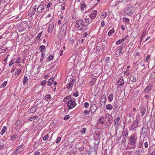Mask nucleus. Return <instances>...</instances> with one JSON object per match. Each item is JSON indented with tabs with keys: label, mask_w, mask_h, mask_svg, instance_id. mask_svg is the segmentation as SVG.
<instances>
[{
	"label": "nucleus",
	"mask_w": 155,
	"mask_h": 155,
	"mask_svg": "<svg viewBox=\"0 0 155 155\" xmlns=\"http://www.w3.org/2000/svg\"><path fill=\"white\" fill-rule=\"evenodd\" d=\"M67 28V23L65 21L60 29L59 35L62 37H64L66 34V30Z\"/></svg>",
	"instance_id": "obj_1"
},
{
	"label": "nucleus",
	"mask_w": 155,
	"mask_h": 155,
	"mask_svg": "<svg viewBox=\"0 0 155 155\" xmlns=\"http://www.w3.org/2000/svg\"><path fill=\"white\" fill-rule=\"evenodd\" d=\"M68 107L69 109H71L73 108L76 105L74 98H70L68 101Z\"/></svg>",
	"instance_id": "obj_2"
},
{
	"label": "nucleus",
	"mask_w": 155,
	"mask_h": 155,
	"mask_svg": "<svg viewBox=\"0 0 155 155\" xmlns=\"http://www.w3.org/2000/svg\"><path fill=\"white\" fill-rule=\"evenodd\" d=\"M137 138V135L135 134H132L129 138L130 142L129 144L131 146L134 145L136 143Z\"/></svg>",
	"instance_id": "obj_3"
},
{
	"label": "nucleus",
	"mask_w": 155,
	"mask_h": 155,
	"mask_svg": "<svg viewBox=\"0 0 155 155\" xmlns=\"http://www.w3.org/2000/svg\"><path fill=\"white\" fill-rule=\"evenodd\" d=\"M97 109V107L96 104H92L91 105L90 107V111L92 113L95 112Z\"/></svg>",
	"instance_id": "obj_4"
},
{
	"label": "nucleus",
	"mask_w": 155,
	"mask_h": 155,
	"mask_svg": "<svg viewBox=\"0 0 155 155\" xmlns=\"http://www.w3.org/2000/svg\"><path fill=\"white\" fill-rule=\"evenodd\" d=\"M117 83L119 86H121L124 84V80L122 78V77H120L118 80Z\"/></svg>",
	"instance_id": "obj_5"
},
{
	"label": "nucleus",
	"mask_w": 155,
	"mask_h": 155,
	"mask_svg": "<svg viewBox=\"0 0 155 155\" xmlns=\"http://www.w3.org/2000/svg\"><path fill=\"white\" fill-rule=\"evenodd\" d=\"M152 86L150 85H148L146 87L143 91L144 93L149 94L150 91L151 90Z\"/></svg>",
	"instance_id": "obj_6"
},
{
	"label": "nucleus",
	"mask_w": 155,
	"mask_h": 155,
	"mask_svg": "<svg viewBox=\"0 0 155 155\" xmlns=\"http://www.w3.org/2000/svg\"><path fill=\"white\" fill-rule=\"evenodd\" d=\"M44 5L42 4L40 5L37 8V11L39 12H41L44 9Z\"/></svg>",
	"instance_id": "obj_7"
},
{
	"label": "nucleus",
	"mask_w": 155,
	"mask_h": 155,
	"mask_svg": "<svg viewBox=\"0 0 155 155\" xmlns=\"http://www.w3.org/2000/svg\"><path fill=\"white\" fill-rule=\"evenodd\" d=\"M77 25V28H78L81 30L82 31L84 29V27H87L88 25H84L83 23L81 24V25Z\"/></svg>",
	"instance_id": "obj_8"
},
{
	"label": "nucleus",
	"mask_w": 155,
	"mask_h": 155,
	"mask_svg": "<svg viewBox=\"0 0 155 155\" xmlns=\"http://www.w3.org/2000/svg\"><path fill=\"white\" fill-rule=\"evenodd\" d=\"M97 13L96 10H94L91 14L90 18L91 19H94L96 17Z\"/></svg>",
	"instance_id": "obj_9"
},
{
	"label": "nucleus",
	"mask_w": 155,
	"mask_h": 155,
	"mask_svg": "<svg viewBox=\"0 0 155 155\" xmlns=\"http://www.w3.org/2000/svg\"><path fill=\"white\" fill-rule=\"evenodd\" d=\"M138 125V120L134 121L132 124L131 125V127L132 129H134L136 128Z\"/></svg>",
	"instance_id": "obj_10"
},
{
	"label": "nucleus",
	"mask_w": 155,
	"mask_h": 155,
	"mask_svg": "<svg viewBox=\"0 0 155 155\" xmlns=\"http://www.w3.org/2000/svg\"><path fill=\"white\" fill-rule=\"evenodd\" d=\"M106 101V96L105 95H102L101 100L100 101V103L102 104L103 103H105Z\"/></svg>",
	"instance_id": "obj_11"
},
{
	"label": "nucleus",
	"mask_w": 155,
	"mask_h": 155,
	"mask_svg": "<svg viewBox=\"0 0 155 155\" xmlns=\"http://www.w3.org/2000/svg\"><path fill=\"white\" fill-rule=\"evenodd\" d=\"M74 80L72 79L71 82H70L69 84L67 86V88L68 89H70L73 86L74 83Z\"/></svg>",
	"instance_id": "obj_12"
},
{
	"label": "nucleus",
	"mask_w": 155,
	"mask_h": 155,
	"mask_svg": "<svg viewBox=\"0 0 155 155\" xmlns=\"http://www.w3.org/2000/svg\"><path fill=\"white\" fill-rule=\"evenodd\" d=\"M146 111V107H142L140 109V114L141 116H143Z\"/></svg>",
	"instance_id": "obj_13"
},
{
	"label": "nucleus",
	"mask_w": 155,
	"mask_h": 155,
	"mask_svg": "<svg viewBox=\"0 0 155 155\" xmlns=\"http://www.w3.org/2000/svg\"><path fill=\"white\" fill-rule=\"evenodd\" d=\"M87 6L85 4L83 3L81 4V11H84L86 10Z\"/></svg>",
	"instance_id": "obj_14"
},
{
	"label": "nucleus",
	"mask_w": 155,
	"mask_h": 155,
	"mask_svg": "<svg viewBox=\"0 0 155 155\" xmlns=\"http://www.w3.org/2000/svg\"><path fill=\"white\" fill-rule=\"evenodd\" d=\"M105 116L106 119L108 120L107 121H112V120H110L111 117H112L111 116L109 115L108 113L105 114Z\"/></svg>",
	"instance_id": "obj_15"
},
{
	"label": "nucleus",
	"mask_w": 155,
	"mask_h": 155,
	"mask_svg": "<svg viewBox=\"0 0 155 155\" xmlns=\"http://www.w3.org/2000/svg\"><path fill=\"white\" fill-rule=\"evenodd\" d=\"M54 57V55L53 54L50 55L47 58L46 61L47 62H49L51 60H53V59Z\"/></svg>",
	"instance_id": "obj_16"
},
{
	"label": "nucleus",
	"mask_w": 155,
	"mask_h": 155,
	"mask_svg": "<svg viewBox=\"0 0 155 155\" xmlns=\"http://www.w3.org/2000/svg\"><path fill=\"white\" fill-rule=\"evenodd\" d=\"M112 123V121H107L105 125V127L106 128H109L111 125Z\"/></svg>",
	"instance_id": "obj_17"
},
{
	"label": "nucleus",
	"mask_w": 155,
	"mask_h": 155,
	"mask_svg": "<svg viewBox=\"0 0 155 155\" xmlns=\"http://www.w3.org/2000/svg\"><path fill=\"white\" fill-rule=\"evenodd\" d=\"M54 28V25H50L48 28V31L49 32H50L51 31H53V28Z\"/></svg>",
	"instance_id": "obj_18"
},
{
	"label": "nucleus",
	"mask_w": 155,
	"mask_h": 155,
	"mask_svg": "<svg viewBox=\"0 0 155 155\" xmlns=\"http://www.w3.org/2000/svg\"><path fill=\"white\" fill-rule=\"evenodd\" d=\"M125 38H123L120 39L119 40L117 41H116V44L117 45H118L122 43H123L125 40Z\"/></svg>",
	"instance_id": "obj_19"
},
{
	"label": "nucleus",
	"mask_w": 155,
	"mask_h": 155,
	"mask_svg": "<svg viewBox=\"0 0 155 155\" xmlns=\"http://www.w3.org/2000/svg\"><path fill=\"white\" fill-rule=\"evenodd\" d=\"M130 80L133 82H135L136 81V78L134 75H131L130 77Z\"/></svg>",
	"instance_id": "obj_20"
},
{
	"label": "nucleus",
	"mask_w": 155,
	"mask_h": 155,
	"mask_svg": "<svg viewBox=\"0 0 155 155\" xmlns=\"http://www.w3.org/2000/svg\"><path fill=\"white\" fill-rule=\"evenodd\" d=\"M106 108L107 110H111L112 109L113 106L111 104H109L106 105Z\"/></svg>",
	"instance_id": "obj_21"
},
{
	"label": "nucleus",
	"mask_w": 155,
	"mask_h": 155,
	"mask_svg": "<svg viewBox=\"0 0 155 155\" xmlns=\"http://www.w3.org/2000/svg\"><path fill=\"white\" fill-rule=\"evenodd\" d=\"M122 51H121V50L118 49L117 51L115 53V55L117 56H118L120 55L122 53Z\"/></svg>",
	"instance_id": "obj_22"
},
{
	"label": "nucleus",
	"mask_w": 155,
	"mask_h": 155,
	"mask_svg": "<svg viewBox=\"0 0 155 155\" xmlns=\"http://www.w3.org/2000/svg\"><path fill=\"white\" fill-rule=\"evenodd\" d=\"M120 117H118L116 119L114 120V124L115 125H117L118 124V122L120 119Z\"/></svg>",
	"instance_id": "obj_23"
},
{
	"label": "nucleus",
	"mask_w": 155,
	"mask_h": 155,
	"mask_svg": "<svg viewBox=\"0 0 155 155\" xmlns=\"http://www.w3.org/2000/svg\"><path fill=\"white\" fill-rule=\"evenodd\" d=\"M124 132H126V133L123 135V138L126 139L128 136V131L127 129H126L125 130Z\"/></svg>",
	"instance_id": "obj_24"
},
{
	"label": "nucleus",
	"mask_w": 155,
	"mask_h": 155,
	"mask_svg": "<svg viewBox=\"0 0 155 155\" xmlns=\"http://www.w3.org/2000/svg\"><path fill=\"white\" fill-rule=\"evenodd\" d=\"M108 98L110 102H111L113 98V94H110L108 97Z\"/></svg>",
	"instance_id": "obj_25"
},
{
	"label": "nucleus",
	"mask_w": 155,
	"mask_h": 155,
	"mask_svg": "<svg viewBox=\"0 0 155 155\" xmlns=\"http://www.w3.org/2000/svg\"><path fill=\"white\" fill-rule=\"evenodd\" d=\"M39 49L41 52H43L44 51V50L45 49V46L43 45H41L39 47Z\"/></svg>",
	"instance_id": "obj_26"
},
{
	"label": "nucleus",
	"mask_w": 155,
	"mask_h": 155,
	"mask_svg": "<svg viewBox=\"0 0 155 155\" xmlns=\"http://www.w3.org/2000/svg\"><path fill=\"white\" fill-rule=\"evenodd\" d=\"M6 130V128L5 126H3L0 134L1 135H2Z\"/></svg>",
	"instance_id": "obj_27"
},
{
	"label": "nucleus",
	"mask_w": 155,
	"mask_h": 155,
	"mask_svg": "<svg viewBox=\"0 0 155 155\" xmlns=\"http://www.w3.org/2000/svg\"><path fill=\"white\" fill-rule=\"evenodd\" d=\"M28 81V79L27 77L25 76L24 78V80L23 81V84L24 85H25L27 83Z\"/></svg>",
	"instance_id": "obj_28"
},
{
	"label": "nucleus",
	"mask_w": 155,
	"mask_h": 155,
	"mask_svg": "<svg viewBox=\"0 0 155 155\" xmlns=\"http://www.w3.org/2000/svg\"><path fill=\"white\" fill-rule=\"evenodd\" d=\"M51 98L50 95L49 94H47L45 97V99L46 101H48L51 99Z\"/></svg>",
	"instance_id": "obj_29"
},
{
	"label": "nucleus",
	"mask_w": 155,
	"mask_h": 155,
	"mask_svg": "<svg viewBox=\"0 0 155 155\" xmlns=\"http://www.w3.org/2000/svg\"><path fill=\"white\" fill-rule=\"evenodd\" d=\"M107 15V13L105 12H103L101 15V17L102 18H105Z\"/></svg>",
	"instance_id": "obj_30"
},
{
	"label": "nucleus",
	"mask_w": 155,
	"mask_h": 155,
	"mask_svg": "<svg viewBox=\"0 0 155 155\" xmlns=\"http://www.w3.org/2000/svg\"><path fill=\"white\" fill-rule=\"evenodd\" d=\"M83 21L81 19H79L76 21V24L77 25H81L82 23H83Z\"/></svg>",
	"instance_id": "obj_31"
},
{
	"label": "nucleus",
	"mask_w": 155,
	"mask_h": 155,
	"mask_svg": "<svg viewBox=\"0 0 155 155\" xmlns=\"http://www.w3.org/2000/svg\"><path fill=\"white\" fill-rule=\"evenodd\" d=\"M86 130V129L85 127H84L82 128L80 131V132L81 133V134H84Z\"/></svg>",
	"instance_id": "obj_32"
},
{
	"label": "nucleus",
	"mask_w": 155,
	"mask_h": 155,
	"mask_svg": "<svg viewBox=\"0 0 155 155\" xmlns=\"http://www.w3.org/2000/svg\"><path fill=\"white\" fill-rule=\"evenodd\" d=\"M114 30L113 29H112L110 30L108 32V35L109 36H110L113 33H114Z\"/></svg>",
	"instance_id": "obj_33"
},
{
	"label": "nucleus",
	"mask_w": 155,
	"mask_h": 155,
	"mask_svg": "<svg viewBox=\"0 0 155 155\" xmlns=\"http://www.w3.org/2000/svg\"><path fill=\"white\" fill-rule=\"evenodd\" d=\"M36 8H34L32 9V11L31 12V15H34L35 12L36 11Z\"/></svg>",
	"instance_id": "obj_34"
},
{
	"label": "nucleus",
	"mask_w": 155,
	"mask_h": 155,
	"mask_svg": "<svg viewBox=\"0 0 155 155\" xmlns=\"http://www.w3.org/2000/svg\"><path fill=\"white\" fill-rule=\"evenodd\" d=\"M49 136V135L48 134L45 135L43 138V140H48Z\"/></svg>",
	"instance_id": "obj_35"
},
{
	"label": "nucleus",
	"mask_w": 155,
	"mask_h": 155,
	"mask_svg": "<svg viewBox=\"0 0 155 155\" xmlns=\"http://www.w3.org/2000/svg\"><path fill=\"white\" fill-rule=\"evenodd\" d=\"M5 146L4 144L2 143H0V150L3 149L5 148Z\"/></svg>",
	"instance_id": "obj_36"
},
{
	"label": "nucleus",
	"mask_w": 155,
	"mask_h": 155,
	"mask_svg": "<svg viewBox=\"0 0 155 155\" xmlns=\"http://www.w3.org/2000/svg\"><path fill=\"white\" fill-rule=\"evenodd\" d=\"M15 60V58H12V60L10 61L9 63V66H12L14 63V61Z\"/></svg>",
	"instance_id": "obj_37"
},
{
	"label": "nucleus",
	"mask_w": 155,
	"mask_h": 155,
	"mask_svg": "<svg viewBox=\"0 0 155 155\" xmlns=\"http://www.w3.org/2000/svg\"><path fill=\"white\" fill-rule=\"evenodd\" d=\"M150 54H148L146 58L145 62H147L150 59Z\"/></svg>",
	"instance_id": "obj_38"
},
{
	"label": "nucleus",
	"mask_w": 155,
	"mask_h": 155,
	"mask_svg": "<svg viewBox=\"0 0 155 155\" xmlns=\"http://www.w3.org/2000/svg\"><path fill=\"white\" fill-rule=\"evenodd\" d=\"M123 21L125 22L126 23H127L129 21V20L128 18H123Z\"/></svg>",
	"instance_id": "obj_39"
},
{
	"label": "nucleus",
	"mask_w": 155,
	"mask_h": 155,
	"mask_svg": "<svg viewBox=\"0 0 155 155\" xmlns=\"http://www.w3.org/2000/svg\"><path fill=\"white\" fill-rule=\"evenodd\" d=\"M53 83V82L51 81V79H49L48 81V84L49 86H51L52 84Z\"/></svg>",
	"instance_id": "obj_40"
},
{
	"label": "nucleus",
	"mask_w": 155,
	"mask_h": 155,
	"mask_svg": "<svg viewBox=\"0 0 155 155\" xmlns=\"http://www.w3.org/2000/svg\"><path fill=\"white\" fill-rule=\"evenodd\" d=\"M7 81H4L2 84L1 85V87H5L6 85L7 84Z\"/></svg>",
	"instance_id": "obj_41"
},
{
	"label": "nucleus",
	"mask_w": 155,
	"mask_h": 155,
	"mask_svg": "<svg viewBox=\"0 0 155 155\" xmlns=\"http://www.w3.org/2000/svg\"><path fill=\"white\" fill-rule=\"evenodd\" d=\"M21 72V70L20 69H17L15 72L16 74H19Z\"/></svg>",
	"instance_id": "obj_42"
},
{
	"label": "nucleus",
	"mask_w": 155,
	"mask_h": 155,
	"mask_svg": "<svg viewBox=\"0 0 155 155\" xmlns=\"http://www.w3.org/2000/svg\"><path fill=\"white\" fill-rule=\"evenodd\" d=\"M75 93H73V95L74 97H77L78 95V91L76 90H76H75Z\"/></svg>",
	"instance_id": "obj_43"
},
{
	"label": "nucleus",
	"mask_w": 155,
	"mask_h": 155,
	"mask_svg": "<svg viewBox=\"0 0 155 155\" xmlns=\"http://www.w3.org/2000/svg\"><path fill=\"white\" fill-rule=\"evenodd\" d=\"M17 136V135L16 134L14 135L13 136L11 137V140H14L16 138Z\"/></svg>",
	"instance_id": "obj_44"
},
{
	"label": "nucleus",
	"mask_w": 155,
	"mask_h": 155,
	"mask_svg": "<svg viewBox=\"0 0 155 155\" xmlns=\"http://www.w3.org/2000/svg\"><path fill=\"white\" fill-rule=\"evenodd\" d=\"M38 118V116H33L32 117H30L29 119V120L30 121H32L33 120V119L34 118V120H35L37 118Z\"/></svg>",
	"instance_id": "obj_45"
},
{
	"label": "nucleus",
	"mask_w": 155,
	"mask_h": 155,
	"mask_svg": "<svg viewBox=\"0 0 155 155\" xmlns=\"http://www.w3.org/2000/svg\"><path fill=\"white\" fill-rule=\"evenodd\" d=\"M70 118V116L69 115H67L65 116L64 117V120H67Z\"/></svg>",
	"instance_id": "obj_46"
},
{
	"label": "nucleus",
	"mask_w": 155,
	"mask_h": 155,
	"mask_svg": "<svg viewBox=\"0 0 155 155\" xmlns=\"http://www.w3.org/2000/svg\"><path fill=\"white\" fill-rule=\"evenodd\" d=\"M46 80H43L41 82V85L42 86H44L46 84Z\"/></svg>",
	"instance_id": "obj_47"
},
{
	"label": "nucleus",
	"mask_w": 155,
	"mask_h": 155,
	"mask_svg": "<svg viewBox=\"0 0 155 155\" xmlns=\"http://www.w3.org/2000/svg\"><path fill=\"white\" fill-rule=\"evenodd\" d=\"M84 106L86 108H88L89 106V103L87 102H85L84 104Z\"/></svg>",
	"instance_id": "obj_48"
},
{
	"label": "nucleus",
	"mask_w": 155,
	"mask_h": 155,
	"mask_svg": "<svg viewBox=\"0 0 155 155\" xmlns=\"http://www.w3.org/2000/svg\"><path fill=\"white\" fill-rule=\"evenodd\" d=\"M21 122V121L20 120H18L16 121V122L15 123V125L17 126H19L20 123Z\"/></svg>",
	"instance_id": "obj_49"
},
{
	"label": "nucleus",
	"mask_w": 155,
	"mask_h": 155,
	"mask_svg": "<svg viewBox=\"0 0 155 155\" xmlns=\"http://www.w3.org/2000/svg\"><path fill=\"white\" fill-rule=\"evenodd\" d=\"M61 139V137H57V138L56 143H59V141H60Z\"/></svg>",
	"instance_id": "obj_50"
},
{
	"label": "nucleus",
	"mask_w": 155,
	"mask_h": 155,
	"mask_svg": "<svg viewBox=\"0 0 155 155\" xmlns=\"http://www.w3.org/2000/svg\"><path fill=\"white\" fill-rule=\"evenodd\" d=\"M101 50V47L100 46H97L96 48V50L97 52Z\"/></svg>",
	"instance_id": "obj_51"
},
{
	"label": "nucleus",
	"mask_w": 155,
	"mask_h": 155,
	"mask_svg": "<svg viewBox=\"0 0 155 155\" xmlns=\"http://www.w3.org/2000/svg\"><path fill=\"white\" fill-rule=\"evenodd\" d=\"M84 114L86 115H88L90 113V111H87V110H85L84 111Z\"/></svg>",
	"instance_id": "obj_52"
},
{
	"label": "nucleus",
	"mask_w": 155,
	"mask_h": 155,
	"mask_svg": "<svg viewBox=\"0 0 155 155\" xmlns=\"http://www.w3.org/2000/svg\"><path fill=\"white\" fill-rule=\"evenodd\" d=\"M126 138H123L122 140V144H125V143L126 142Z\"/></svg>",
	"instance_id": "obj_53"
},
{
	"label": "nucleus",
	"mask_w": 155,
	"mask_h": 155,
	"mask_svg": "<svg viewBox=\"0 0 155 155\" xmlns=\"http://www.w3.org/2000/svg\"><path fill=\"white\" fill-rule=\"evenodd\" d=\"M148 144L147 142H146L144 143V147L145 148H147L148 147Z\"/></svg>",
	"instance_id": "obj_54"
},
{
	"label": "nucleus",
	"mask_w": 155,
	"mask_h": 155,
	"mask_svg": "<svg viewBox=\"0 0 155 155\" xmlns=\"http://www.w3.org/2000/svg\"><path fill=\"white\" fill-rule=\"evenodd\" d=\"M42 32H41L40 33H39L38 35L37 36V38H39H39H40V37H41V34L42 33Z\"/></svg>",
	"instance_id": "obj_55"
},
{
	"label": "nucleus",
	"mask_w": 155,
	"mask_h": 155,
	"mask_svg": "<svg viewBox=\"0 0 155 155\" xmlns=\"http://www.w3.org/2000/svg\"><path fill=\"white\" fill-rule=\"evenodd\" d=\"M105 25V22L104 21H102L101 22V27H104Z\"/></svg>",
	"instance_id": "obj_56"
},
{
	"label": "nucleus",
	"mask_w": 155,
	"mask_h": 155,
	"mask_svg": "<svg viewBox=\"0 0 155 155\" xmlns=\"http://www.w3.org/2000/svg\"><path fill=\"white\" fill-rule=\"evenodd\" d=\"M77 153V151L75 150H74L73 151L72 153H70V155H71L72 154H73V155H75Z\"/></svg>",
	"instance_id": "obj_57"
},
{
	"label": "nucleus",
	"mask_w": 155,
	"mask_h": 155,
	"mask_svg": "<svg viewBox=\"0 0 155 155\" xmlns=\"http://www.w3.org/2000/svg\"><path fill=\"white\" fill-rule=\"evenodd\" d=\"M65 5V4H64V5L63 6V4H62L61 5V8H62V10H64L65 9V6H64V5Z\"/></svg>",
	"instance_id": "obj_58"
},
{
	"label": "nucleus",
	"mask_w": 155,
	"mask_h": 155,
	"mask_svg": "<svg viewBox=\"0 0 155 155\" xmlns=\"http://www.w3.org/2000/svg\"><path fill=\"white\" fill-rule=\"evenodd\" d=\"M104 119V117H102V116H101V117L98 119V121H101L102 120H103Z\"/></svg>",
	"instance_id": "obj_59"
},
{
	"label": "nucleus",
	"mask_w": 155,
	"mask_h": 155,
	"mask_svg": "<svg viewBox=\"0 0 155 155\" xmlns=\"http://www.w3.org/2000/svg\"><path fill=\"white\" fill-rule=\"evenodd\" d=\"M85 21L86 23H88L89 22V19L88 18H86L85 19Z\"/></svg>",
	"instance_id": "obj_60"
},
{
	"label": "nucleus",
	"mask_w": 155,
	"mask_h": 155,
	"mask_svg": "<svg viewBox=\"0 0 155 155\" xmlns=\"http://www.w3.org/2000/svg\"><path fill=\"white\" fill-rule=\"evenodd\" d=\"M83 37L86 38L87 36V32H85L83 33Z\"/></svg>",
	"instance_id": "obj_61"
},
{
	"label": "nucleus",
	"mask_w": 155,
	"mask_h": 155,
	"mask_svg": "<svg viewBox=\"0 0 155 155\" xmlns=\"http://www.w3.org/2000/svg\"><path fill=\"white\" fill-rule=\"evenodd\" d=\"M35 109V107H33L30 110V111L32 112H33L35 111V110H34Z\"/></svg>",
	"instance_id": "obj_62"
},
{
	"label": "nucleus",
	"mask_w": 155,
	"mask_h": 155,
	"mask_svg": "<svg viewBox=\"0 0 155 155\" xmlns=\"http://www.w3.org/2000/svg\"><path fill=\"white\" fill-rule=\"evenodd\" d=\"M21 59H20V58H18L16 60V63H20V61Z\"/></svg>",
	"instance_id": "obj_63"
},
{
	"label": "nucleus",
	"mask_w": 155,
	"mask_h": 155,
	"mask_svg": "<svg viewBox=\"0 0 155 155\" xmlns=\"http://www.w3.org/2000/svg\"><path fill=\"white\" fill-rule=\"evenodd\" d=\"M153 124H154V125H153L154 127H154L155 125V120L153 121H152V123L151 124V125L152 126H153Z\"/></svg>",
	"instance_id": "obj_64"
}]
</instances>
